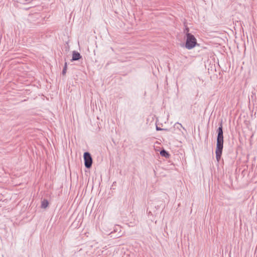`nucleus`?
<instances>
[{"label": "nucleus", "instance_id": "2", "mask_svg": "<svg viewBox=\"0 0 257 257\" xmlns=\"http://www.w3.org/2000/svg\"><path fill=\"white\" fill-rule=\"evenodd\" d=\"M197 44V40L194 35L191 33H187L186 34L185 47L187 49L190 50L194 48Z\"/></svg>", "mask_w": 257, "mask_h": 257}, {"label": "nucleus", "instance_id": "10", "mask_svg": "<svg viewBox=\"0 0 257 257\" xmlns=\"http://www.w3.org/2000/svg\"><path fill=\"white\" fill-rule=\"evenodd\" d=\"M186 30H187V31H189V30H188V28H187V29H186Z\"/></svg>", "mask_w": 257, "mask_h": 257}, {"label": "nucleus", "instance_id": "8", "mask_svg": "<svg viewBox=\"0 0 257 257\" xmlns=\"http://www.w3.org/2000/svg\"><path fill=\"white\" fill-rule=\"evenodd\" d=\"M164 130V129H162V128H160V127L156 126V130L157 131H162V130Z\"/></svg>", "mask_w": 257, "mask_h": 257}, {"label": "nucleus", "instance_id": "7", "mask_svg": "<svg viewBox=\"0 0 257 257\" xmlns=\"http://www.w3.org/2000/svg\"><path fill=\"white\" fill-rule=\"evenodd\" d=\"M66 70H67V63H66V62H65V65H64V68H63V69L62 72V74H63V75H65V74H66Z\"/></svg>", "mask_w": 257, "mask_h": 257}, {"label": "nucleus", "instance_id": "5", "mask_svg": "<svg viewBox=\"0 0 257 257\" xmlns=\"http://www.w3.org/2000/svg\"><path fill=\"white\" fill-rule=\"evenodd\" d=\"M160 155L166 158H168L170 156L169 153L164 149H163L160 151Z\"/></svg>", "mask_w": 257, "mask_h": 257}, {"label": "nucleus", "instance_id": "6", "mask_svg": "<svg viewBox=\"0 0 257 257\" xmlns=\"http://www.w3.org/2000/svg\"><path fill=\"white\" fill-rule=\"evenodd\" d=\"M48 201L47 199H44L41 202V208H46L48 205Z\"/></svg>", "mask_w": 257, "mask_h": 257}, {"label": "nucleus", "instance_id": "3", "mask_svg": "<svg viewBox=\"0 0 257 257\" xmlns=\"http://www.w3.org/2000/svg\"><path fill=\"white\" fill-rule=\"evenodd\" d=\"M83 158L85 167L87 169L90 168L92 164V159L90 154L88 152H85L83 154Z\"/></svg>", "mask_w": 257, "mask_h": 257}, {"label": "nucleus", "instance_id": "4", "mask_svg": "<svg viewBox=\"0 0 257 257\" xmlns=\"http://www.w3.org/2000/svg\"><path fill=\"white\" fill-rule=\"evenodd\" d=\"M81 57L82 56L79 52L74 51L72 52V58L71 61L79 60L81 58Z\"/></svg>", "mask_w": 257, "mask_h": 257}, {"label": "nucleus", "instance_id": "1", "mask_svg": "<svg viewBox=\"0 0 257 257\" xmlns=\"http://www.w3.org/2000/svg\"><path fill=\"white\" fill-rule=\"evenodd\" d=\"M217 143L215 151L216 158L217 162L220 160L223 148V132L222 128V124L221 122L217 130Z\"/></svg>", "mask_w": 257, "mask_h": 257}, {"label": "nucleus", "instance_id": "9", "mask_svg": "<svg viewBox=\"0 0 257 257\" xmlns=\"http://www.w3.org/2000/svg\"><path fill=\"white\" fill-rule=\"evenodd\" d=\"M178 124L180 125V126H181V127H183V128L184 130H185L184 127H183L181 123H179V122H177V123L175 124V125H176V124Z\"/></svg>", "mask_w": 257, "mask_h": 257}]
</instances>
